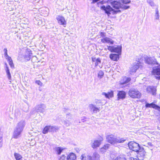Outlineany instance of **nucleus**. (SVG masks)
<instances>
[{"instance_id":"obj_54","label":"nucleus","mask_w":160,"mask_h":160,"mask_svg":"<svg viewBox=\"0 0 160 160\" xmlns=\"http://www.w3.org/2000/svg\"><path fill=\"white\" fill-rule=\"evenodd\" d=\"M92 59L93 62H95L97 60V58H96L95 57H92Z\"/></svg>"},{"instance_id":"obj_41","label":"nucleus","mask_w":160,"mask_h":160,"mask_svg":"<svg viewBox=\"0 0 160 160\" xmlns=\"http://www.w3.org/2000/svg\"><path fill=\"white\" fill-rule=\"evenodd\" d=\"M89 119L87 118L86 117H83L82 118L81 121L83 122H84L86 121H88Z\"/></svg>"},{"instance_id":"obj_29","label":"nucleus","mask_w":160,"mask_h":160,"mask_svg":"<svg viewBox=\"0 0 160 160\" xmlns=\"http://www.w3.org/2000/svg\"><path fill=\"white\" fill-rule=\"evenodd\" d=\"M101 63V61L100 59L99 58H97V60L96 61V62H95V66L97 67L98 66H99V67L100 68H102V65H101V66L99 65V64Z\"/></svg>"},{"instance_id":"obj_37","label":"nucleus","mask_w":160,"mask_h":160,"mask_svg":"<svg viewBox=\"0 0 160 160\" xmlns=\"http://www.w3.org/2000/svg\"><path fill=\"white\" fill-rule=\"evenodd\" d=\"M137 154V157H143L145 155L144 152H138Z\"/></svg>"},{"instance_id":"obj_44","label":"nucleus","mask_w":160,"mask_h":160,"mask_svg":"<svg viewBox=\"0 0 160 160\" xmlns=\"http://www.w3.org/2000/svg\"><path fill=\"white\" fill-rule=\"evenodd\" d=\"M139 159L137 156L135 157H131L129 159V160H139Z\"/></svg>"},{"instance_id":"obj_39","label":"nucleus","mask_w":160,"mask_h":160,"mask_svg":"<svg viewBox=\"0 0 160 160\" xmlns=\"http://www.w3.org/2000/svg\"><path fill=\"white\" fill-rule=\"evenodd\" d=\"M136 152L138 153V152H144V150L143 148L140 147V146H139V149H138V150H137V151H136Z\"/></svg>"},{"instance_id":"obj_7","label":"nucleus","mask_w":160,"mask_h":160,"mask_svg":"<svg viewBox=\"0 0 160 160\" xmlns=\"http://www.w3.org/2000/svg\"><path fill=\"white\" fill-rule=\"evenodd\" d=\"M121 46H118L117 47L108 46V49L111 52H115L118 53H121L122 50Z\"/></svg>"},{"instance_id":"obj_21","label":"nucleus","mask_w":160,"mask_h":160,"mask_svg":"<svg viewBox=\"0 0 160 160\" xmlns=\"http://www.w3.org/2000/svg\"><path fill=\"white\" fill-rule=\"evenodd\" d=\"M109 57L111 60L114 61H117L119 59L118 54H111Z\"/></svg>"},{"instance_id":"obj_28","label":"nucleus","mask_w":160,"mask_h":160,"mask_svg":"<svg viewBox=\"0 0 160 160\" xmlns=\"http://www.w3.org/2000/svg\"><path fill=\"white\" fill-rule=\"evenodd\" d=\"M5 69L6 72V74L8 79L9 80H11V73L10 72L9 67L5 68Z\"/></svg>"},{"instance_id":"obj_33","label":"nucleus","mask_w":160,"mask_h":160,"mask_svg":"<svg viewBox=\"0 0 160 160\" xmlns=\"http://www.w3.org/2000/svg\"><path fill=\"white\" fill-rule=\"evenodd\" d=\"M155 19L158 20L159 18V15L158 12V8H156L155 9Z\"/></svg>"},{"instance_id":"obj_20","label":"nucleus","mask_w":160,"mask_h":160,"mask_svg":"<svg viewBox=\"0 0 160 160\" xmlns=\"http://www.w3.org/2000/svg\"><path fill=\"white\" fill-rule=\"evenodd\" d=\"M80 158L81 160H92V157L85 154H82Z\"/></svg>"},{"instance_id":"obj_17","label":"nucleus","mask_w":160,"mask_h":160,"mask_svg":"<svg viewBox=\"0 0 160 160\" xmlns=\"http://www.w3.org/2000/svg\"><path fill=\"white\" fill-rule=\"evenodd\" d=\"M140 63L139 62H138L135 64H134L130 68V72H135L137 69L139 67V64Z\"/></svg>"},{"instance_id":"obj_9","label":"nucleus","mask_w":160,"mask_h":160,"mask_svg":"<svg viewBox=\"0 0 160 160\" xmlns=\"http://www.w3.org/2000/svg\"><path fill=\"white\" fill-rule=\"evenodd\" d=\"M88 108L90 112L93 113H97L100 111V107H97L95 104H90L88 106Z\"/></svg>"},{"instance_id":"obj_40","label":"nucleus","mask_w":160,"mask_h":160,"mask_svg":"<svg viewBox=\"0 0 160 160\" xmlns=\"http://www.w3.org/2000/svg\"><path fill=\"white\" fill-rule=\"evenodd\" d=\"M3 50L4 52V57H7V56H8V50L7 48H4Z\"/></svg>"},{"instance_id":"obj_60","label":"nucleus","mask_w":160,"mask_h":160,"mask_svg":"<svg viewBox=\"0 0 160 160\" xmlns=\"http://www.w3.org/2000/svg\"><path fill=\"white\" fill-rule=\"evenodd\" d=\"M100 3L102 4V2H98V4H99Z\"/></svg>"},{"instance_id":"obj_58","label":"nucleus","mask_w":160,"mask_h":160,"mask_svg":"<svg viewBox=\"0 0 160 160\" xmlns=\"http://www.w3.org/2000/svg\"><path fill=\"white\" fill-rule=\"evenodd\" d=\"M36 0H27L29 2H33L35 1Z\"/></svg>"},{"instance_id":"obj_8","label":"nucleus","mask_w":160,"mask_h":160,"mask_svg":"<svg viewBox=\"0 0 160 160\" xmlns=\"http://www.w3.org/2000/svg\"><path fill=\"white\" fill-rule=\"evenodd\" d=\"M139 144L133 141L129 142L128 143L129 148L134 151H137L139 148Z\"/></svg>"},{"instance_id":"obj_62","label":"nucleus","mask_w":160,"mask_h":160,"mask_svg":"<svg viewBox=\"0 0 160 160\" xmlns=\"http://www.w3.org/2000/svg\"><path fill=\"white\" fill-rule=\"evenodd\" d=\"M159 98L160 99V94H159Z\"/></svg>"},{"instance_id":"obj_55","label":"nucleus","mask_w":160,"mask_h":160,"mask_svg":"<svg viewBox=\"0 0 160 160\" xmlns=\"http://www.w3.org/2000/svg\"><path fill=\"white\" fill-rule=\"evenodd\" d=\"M47 10H48V9L47 8H45V11H46V12L44 14L46 15H48V12Z\"/></svg>"},{"instance_id":"obj_26","label":"nucleus","mask_w":160,"mask_h":160,"mask_svg":"<svg viewBox=\"0 0 160 160\" xmlns=\"http://www.w3.org/2000/svg\"><path fill=\"white\" fill-rule=\"evenodd\" d=\"M100 156L97 152H95L93 153L92 157V160H99Z\"/></svg>"},{"instance_id":"obj_53","label":"nucleus","mask_w":160,"mask_h":160,"mask_svg":"<svg viewBox=\"0 0 160 160\" xmlns=\"http://www.w3.org/2000/svg\"><path fill=\"white\" fill-rule=\"evenodd\" d=\"M129 8V6H126V5H124L122 7V8H123V9H128V8Z\"/></svg>"},{"instance_id":"obj_27","label":"nucleus","mask_w":160,"mask_h":160,"mask_svg":"<svg viewBox=\"0 0 160 160\" xmlns=\"http://www.w3.org/2000/svg\"><path fill=\"white\" fill-rule=\"evenodd\" d=\"M14 115L16 118H19L22 116L21 112L19 110H16L15 111Z\"/></svg>"},{"instance_id":"obj_25","label":"nucleus","mask_w":160,"mask_h":160,"mask_svg":"<svg viewBox=\"0 0 160 160\" xmlns=\"http://www.w3.org/2000/svg\"><path fill=\"white\" fill-rule=\"evenodd\" d=\"M14 156L16 160H22V156L19 153H14Z\"/></svg>"},{"instance_id":"obj_47","label":"nucleus","mask_w":160,"mask_h":160,"mask_svg":"<svg viewBox=\"0 0 160 160\" xmlns=\"http://www.w3.org/2000/svg\"><path fill=\"white\" fill-rule=\"evenodd\" d=\"M66 156L64 155H62L59 158V160H65Z\"/></svg>"},{"instance_id":"obj_50","label":"nucleus","mask_w":160,"mask_h":160,"mask_svg":"<svg viewBox=\"0 0 160 160\" xmlns=\"http://www.w3.org/2000/svg\"><path fill=\"white\" fill-rule=\"evenodd\" d=\"M123 3L124 4H127L130 2V1H128V0H124L123 1Z\"/></svg>"},{"instance_id":"obj_24","label":"nucleus","mask_w":160,"mask_h":160,"mask_svg":"<svg viewBox=\"0 0 160 160\" xmlns=\"http://www.w3.org/2000/svg\"><path fill=\"white\" fill-rule=\"evenodd\" d=\"M114 160H127V159L125 155L123 154H120L117 156Z\"/></svg>"},{"instance_id":"obj_43","label":"nucleus","mask_w":160,"mask_h":160,"mask_svg":"<svg viewBox=\"0 0 160 160\" xmlns=\"http://www.w3.org/2000/svg\"><path fill=\"white\" fill-rule=\"evenodd\" d=\"M9 64L12 68H14V64L13 63L12 60L8 62Z\"/></svg>"},{"instance_id":"obj_6","label":"nucleus","mask_w":160,"mask_h":160,"mask_svg":"<svg viewBox=\"0 0 160 160\" xmlns=\"http://www.w3.org/2000/svg\"><path fill=\"white\" fill-rule=\"evenodd\" d=\"M58 129V128L56 126H47L44 128L42 131V133L44 134H46L48 132H54Z\"/></svg>"},{"instance_id":"obj_45","label":"nucleus","mask_w":160,"mask_h":160,"mask_svg":"<svg viewBox=\"0 0 160 160\" xmlns=\"http://www.w3.org/2000/svg\"><path fill=\"white\" fill-rule=\"evenodd\" d=\"M100 35L101 37L103 38L106 37V33L105 32H100Z\"/></svg>"},{"instance_id":"obj_32","label":"nucleus","mask_w":160,"mask_h":160,"mask_svg":"<svg viewBox=\"0 0 160 160\" xmlns=\"http://www.w3.org/2000/svg\"><path fill=\"white\" fill-rule=\"evenodd\" d=\"M147 2L152 7L155 6V4L153 0H147Z\"/></svg>"},{"instance_id":"obj_10","label":"nucleus","mask_w":160,"mask_h":160,"mask_svg":"<svg viewBox=\"0 0 160 160\" xmlns=\"http://www.w3.org/2000/svg\"><path fill=\"white\" fill-rule=\"evenodd\" d=\"M46 108V107L44 104H40L36 106L35 110L37 112H44Z\"/></svg>"},{"instance_id":"obj_34","label":"nucleus","mask_w":160,"mask_h":160,"mask_svg":"<svg viewBox=\"0 0 160 160\" xmlns=\"http://www.w3.org/2000/svg\"><path fill=\"white\" fill-rule=\"evenodd\" d=\"M63 123L67 127L69 126L71 124V122H70L68 120H64L63 122Z\"/></svg>"},{"instance_id":"obj_59","label":"nucleus","mask_w":160,"mask_h":160,"mask_svg":"<svg viewBox=\"0 0 160 160\" xmlns=\"http://www.w3.org/2000/svg\"><path fill=\"white\" fill-rule=\"evenodd\" d=\"M2 141V137L0 136V143Z\"/></svg>"},{"instance_id":"obj_4","label":"nucleus","mask_w":160,"mask_h":160,"mask_svg":"<svg viewBox=\"0 0 160 160\" xmlns=\"http://www.w3.org/2000/svg\"><path fill=\"white\" fill-rule=\"evenodd\" d=\"M128 94L130 97L134 98H139L141 96V93L139 91L134 88H131L129 90Z\"/></svg>"},{"instance_id":"obj_51","label":"nucleus","mask_w":160,"mask_h":160,"mask_svg":"<svg viewBox=\"0 0 160 160\" xmlns=\"http://www.w3.org/2000/svg\"><path fill=\"white\" fill-rule=\"evenodd\" d=\"M146 146L147 147H149V146L152 147V146L153 145L151 142H148L147 143V145H146Z\"/></svg>"},{"instance_id":"obj_56","label":"nucleus","mask_w":160,"mask_h":160,"mask_svg":"<svg viewBox=\"0 0 160 160\" xmlns=\"http://www.w3.org/2000/svg\"><path fill=\"white\" fill-rule=\"evenodd\" d=\"M4 67L5 68H7L8 67V65L7 63L6 62H5L4 63Z\"/></svg>"},{"instance_id":"obj_52","label":"nucleus","mask_w":160,"mask_h":160,"mask_svg":"<svg viewBox=\"0 0 160 160\" xmlns=\"http://www.w3.org/2000/svg\"><path fill=\"white\" fill-rule=\"evenodd\" d=\"M38 22L37 23V24L39 25H41L42 24V21L40 20V19H39V20H38Z\"/></svg>"},{"instance_id":"obj_49","label":"nucleus","mask_w":160,"mask_h":160,"mask_svg":"<svg viewBox=\"0 0 160 160\" xmlns=\"http://www.w3.org/2000/svg\"><path fill=\"white\" fill-rule=\"evenodd\" d=\"M37 60V58L36 57L34 56L32 57V59L31 60V61L32 62H36V61Z\"/></svg>"},{"instance_id":"obj_23","label":"nucleus","mask_w":160,"mask_h":160,"mask_svg":"<svg viewBox=\"0 0 160 160\" xmlns=\"http://www.w3.org/2000/svg\"><path fill=\"white\" fill-rule=\"evenodd\" d=\"M76 157L75 154L73 153H70L68 156L67 160H75Z\"/></svg>"},{"instance_id":"obj_14","label":"nucleus","mask_w":160,"mask_h":160,"mask_svg":"<svg viewBox=\"0 0 160 160\" xmlns=\"http://www.w3.org/2000/svg\"><path fill=\"white\" fill-rule=\"evenodd\" d=\"M101 41L103 43H110L111 44H113L114 42L111 38L107 37L101 39Z\"/></svg>"},{"instance_id":"obj_12","label":"nucleus","mask_w":160,"mask_h":160,"mask_svg":"<svg viewBox=\"0 0 160 160\" xmlns=\"http://www.w3.org/2000/svg\"><path fill=\"white\" fill-rule=\"evenodd\" d=\"M146 108H152L160 112V107L153 103H146L145 105Z\"/></svg>"},{"instance_id":"obj_38","label":"nucleus","mask_w":160,"mask_h":160,"mask_svg":"<svg viewBox=\"0 0 160 160\" xmlns=\"http://www.w3.org/2000/svg\"><path fill=\"white\" fill-rule=\"evenodd\" d=\"M95 103L97 106H100L101 104V101L99 100H96Z\"/></svg>"},{"instance_id":"obj_31","label":"nucleus","mask_w":160,"mask_h":160,"mask_svg":"<svg viewBox=\"0 0 160 160\" xmlns=\"http://www.w3.org/2000/svg\"><path fill=\"white\" fill-rule=\"evenodd\" d=\"M63 150V149L60 147H56L55 149L58 155H59L61 153Z\"/></svg>"},{"instance_id":"obj_16","label":"nucleus","mask_w":160,"mask_h":160,"mask_svg":"<svg viewBox=\"0 0 160 160\" xmlns=\"http://www.w3.org/2000/svg\"><path fill=\"white\" fill-rule=\"evenodd\" d=\"M102 140H95L91 144V146L93 148H95L97 147H99L101 144V142Z\"/></svg>"},{"instance_id":"obj_63","label":"nucleus","mask_w":160,"mask_h":160,"mask_svg":"<svg viewBox=\"0 0 160 160\" xmlns=\"http://www.w3.org/2000/svg\"><path fill=\"white\" fill-rule=\"evenodd\" d=\"M105 50H107V49H106V48H105Z\"/></svg>"},{"instance_id":"obj_18","label":"nucleus","mask_w":160,"mask_h":160,"mask_svg":"<svg viewBox=\"0 0 160 160\" xmlns=\"http://www.w3.org/2000/svg\"><path fill=\"white\" fill-rule=\"evenodd\" d=\"M102 95H104L106 98H112L113 97V91L111 90L107 93L103 92L102 93Z\"/></svg>"},{"instance_id":"obj_22","label":"nucleus","mask_w":160,"mask_h":160,"mask_svg":"<svg viewBox=\"0 0 160 160\" xmlns=\"http://www.w3.org/2000/svg\"><path fill=\"white\" fill-rule=\"evenodd\" d=\"M126 93L124 91H120L118 94V99L124 98L126 96Z\"/></svg>"},{"instance_id":"obj_36","label":"nucleus","mask_w":160,"mask_h":160,"mask_svg":"<svg viewBox=\"0 0 160 160\" xmlns=\"http://www.w3.org/2000/svg\"><path fill=\"white\" fill-rule=\"evenodd\" d=\"M31 58V55L30 54H28L27 55H26L24 56V58L27 61H28L30 60Z\"/></svg>"},{"instance_id":"obj_61","label":"nucleus","mask_w":160,"mask_h":160,"mask_svg":"<svg viewBox=\"0 0 160 160\" xmlns=\"http://www.w3.org/2000/svg\"><path fill=\"white\" fill-rule=\"evenodd\" d=\"M43 9H44L43 8H42V10H41V11H43Z\"/></svg>"},{"instance_id":"obj_3","label":"nucleus","mask_w":160,"mask_h":160,"mask_svg":"<svg viewBox=\"0 0 160 160\" xmlns=\"http://www.w3.org/2000/svg\"><path fill=\"white\" fill-rule=\"evenodd\" d=\"M106 138L108 142L114 145H116L118 143H123L127 139L126 138L116 137L112 134L107 135Z\"/></svg>"},{"instance_id":"obj_13","label":"nucleus","mask_w":160,"mask_h":160,"mask_svg":"<svg viewBox=\"0 0 160 160\" xmlns=\"http://www.w3.org/2000/svg\"><path fill=\"white\" fill-rule=\"evenodd\" d=\"M147 91L148 93L154 95H155L156 91V88L153 86H149L147 88Z\"/></svg>"},{"instance_id":"obj_19","label":"nucleus","mask_w":160,"mask_h":160,"mask_svg":"<svg viewBox=\"0 0 160 160\" xmlns=\"http://www.w3.org/2000/svg\"><path fill=\"white\" fill-rule=\"evenodd\" d=\"M111 5L113 8L117 9H119L121 7V3L116 1H113L111 2Z\"/></svg>"},{"instance_id":"obj_42","label":"nucleus","mask_w":160,"mask_h":160,"mask_svg":"<svg viewBox=\"0 0 160 160\" xmlns=\"http://www.w3.org/2000/svg\"><path fill=\"white\" fill-rule=\"evenodd\" d=\"M72 115L70 114H67L66 115V118L68 120H71L72 119Z\"/></svg>"},{"instance_id":"obj_30","label":"nucleus","mask_w":160,"mask_h":160,"mask_svg":"<svg viewBox=\"0 0 160 160\" xmlns=\"http://www.w3.org/2000/svg\"><path fill=\"white\" fill-rule=\"evenodd\" d=\"M109 145V144H105L102 148H101V151L102 152H105L106 150L108 148Z\"/></svg>"},{"instance_id":"obj_15","label":"nucleus","mask_w":160,"mask_h":160,"mask_svg":"<svg viewBox=\"0 0 160 160\" xmlns=\"http://www.w3.org/2000/svg\"><path fill=\"white\" fill-rule=\"evenodd\" d=\"M131 79L130 78L126 77H123L122 79L119 82V83L121 85H123L128 82L131 80Z\"/></svg>"},{"instance_id":"obj_57","label":"nucleus","mask_w":160,"mask_h":160,"mask_svg":"<svg viewBox=\"0 0 160 160\" xmlns=\"http://www.w3.org/2000/svg\"><path fill=\"white\" fill-rule=\"evenodd\" d=\"M155 77H156V79L160 80V76H156Z\"/></svg>"},{"instance_id":"obj_48","label":"nucleus","mask_w":160,"mask_h":160,"mask_svg":"<svg viewBox=\"0 0 160 160\" xmlns=\"http://www.w3.org/2000/svg\"><path fill=\"white\" fill-rule=\"evenodd\" d=\"M36 83L37 84L41 86L42 83L39 80H37L36 81Z\"/></svg>"},{"instance_id":"obj_2","label":"nucleus","mask_w":160,"mask_h":160,"mask_svg":"<svg viewBox=\"0 0 160 160\" xmlns=\"http://www.w3.org/2000/svg\"><path fill=\"white\" fill-rule=\"evenodd\" d=\"M144 61L146 63L148 64H156L157 66L153 67L152 73L154 75H160V65H159L156 59L154 58L146 56L144 57Z\"/></svg>"},{"instance_id":"obj_1","label":"nucleus","mask_w":160,"mask_h":160,"mask_svg":"<svg viewBox=\"0 0 160 160\" xmlns=\"http://www.w3.org/2000/svg\"><path fill=\"white\" fill-rule=\"evenodd\" d=\"M25 125V121L23 120L17 123L13 131V137L14 138L17 139L21 137Z\"/></svg>"},{"instance_id":"obj_46","label":"nucleus","mask_w":160,"mask_h":160,"mask_svg":"<svg viewBox=\"0 0 160 160\" xmlns=\"http://www.w3.org/2000/svg\"><path fill=\"white\" fill-rule=\"evenodd\" d=\"M5 58H6V59H7L8 62L12 60V59L11 57L9 56H8L7 57H5Z\"/></svg>"},{"instance_id":"obj_35","label":"nucleus","mask_w":160,"mask_h":160,"mask_svg":"<svg viewBox=\"0 0 160 160\" xmlns=\"http://www.w3.org/2000/svg\"><path fill=\"white\" fill-rule=\"evenodd\" d=\"M104 75L103 72L102 70H100L98 74V76L99 78H101Z\"/></svg>"},{"instance_id":"obj_11","label":"nucleus","mask_w":160,"mask_h":160,"mask_svg":"<svg viewBox=\"0 0 160 160\" xmlns=\"http://www.w3.org/2000/svg\"><path fill=\"white\" fill-rule=\"evenodd\" d=\"M56 19L59 24L62 25H66V22L64 18L62 16L58 15L57 18Z\"/></svg>"},{"instance_id":"obj_5","label":"nucleus","mask_w":160,"mask_h":160,"mask_svg":"<svg viewBox=\"0 0 160 160\" xmlns=\"http://www.w3.org/2000/svg\"><path fill=\"white\" fill-rule=\"evenodd\" d=\"M100 8L102 10L105 11V13H107L109 16L111 13L113 12L116 13L119 10L114 11V10L109 5L106 6L102 5L100 7Z\"/></svg>"}]
</instances>
